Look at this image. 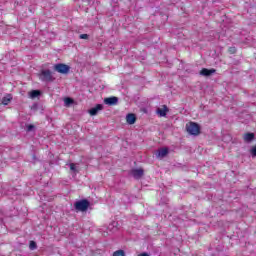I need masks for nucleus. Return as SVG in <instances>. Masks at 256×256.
<instances>
[{
    "label": "nucleus",
    "instance_id": "8",
    "mask_svg": "<svg viewBox=\"0 0 256 256\" xmlns=\"http://www.w3.org/2000/svg\"><path fill=\"white\" fill-rule=\"evenodd\" d=\"M99 111H103V104H98L95 107L89 110V114L95 116L99 113Z\"/></svg>",
    "mask_w": 256,
    "mask_h": 256
},
{
    "label": "nucleus",
    "instance_id": "20",
    "mask_svg": "<svg viewBox=\"0 0 256 256\" xmlns=\"http://www.w3.org/2000/svg\"><path fill=\"white\" fill-rule=\"evenodd\" d=\"M69 167H70V169H71L74 173L77 172V167L75 166V164L70 163V164H69Z\"/></svg>",
    "mask_w": 256,
    "mask_h": 256
},
{
    "label": "nucleus",
    "instance_id": "5",
    "mask_svg": "<svg viewBox=\"0 0 256 256\" xmlns=\"http://www.w3.org/2000/svg\"><path fill=\"white\" fill-rule=\"evenodd\" d=\"M167 155H169V149L168 148H161L156 153L157 159H163L164 157H167Z\"/></svg>",
    "mask_w": 256,
    "mask_h": 256
},
{
    "label": "nucleus",
    "instance_id": "7",
    "mask_svg": "<svg viewBox=\"0 0 256 256\" xmlns=\"http://www.w3.org/2000/svg\"><path fill=\"white\" fill-rule=\"evenodd\" d=\"M156 113L159 117H166L167 113H169V108H167V105H163L162 108L156 110Z\"/></svg>",
    "mask_w": 256,
    "mask_h": 256
},
{
    "label": "nucleus",
    "instance_id": "23",
    "mask_svg": "<svg viewBox=\"0 0 256 256\" xmlns=\"http://www.w3.org/2000/svg\"><path fill=\"white\" fill-rule=\"evenodd\" d=\"M33 129H35V126H33V125L27 126V131H33Z\"/></svg>",
    "mask_w": 256,
    "mask_h": 256
},
{
    "label": "nucleus",
    "instance_id": "12",
    "mask_svg": "<svg viewBox=\"0 0 256 256\" xmlns=\"http://www.w3.org/2000/svg\"><path fill=\"white\" fill-rule=\"evenodd\" d=\"M39 95H41V92L39 90H32L31 92H29L30 99H35L39 97Z\"/></svg>",
    "mask_w": 256,
    "mask_h": 256
},
{
    "label": "nucleus",
    "instance_id": "6",
    "mask_svg": "<svg viewBox=\"0 0 256 256\" xmlns=\"http://www.w3.org/2000/svg\"><path fill=\"white\" fill-rule=\"evenodd\" d=\"M131 175H132V177H134V179H141L144 175V171L141 168L133 169L131 171Z\"/></svg>",
    "mask_w": 256,
    "mask_h": 256
},
{
    "label": "nucleus",
    "instance_id": "9",
    "mask_svg": "<svg viewBox=\"0 0 256 256\" xmlns=\"http://www.w3.org/2000/svg\"><path fill=\"white\" fill-rule=\"evenodd\" d=\"M118 102H119V98L115 96L104 99L105 105H117Z\"/></svg>",
    "mask_w": 256,
    "mask_h": 256
},
{
    "label": "nucleus",
    "instance_id": "13",
    "mask_svg": "<svg viewBox=\"0 0 256 256\" xmlns=\"http://www.w3.org/2000/svg\"><path fill=\"white\" fill-rule=\"evenodd\" d=\"M253 139H255V134L253 133H247L244 135V141H246L247 143H250V141H252Z\"/></svg>",
    "mask_w": 256,
    "mask_h": 256
},
{
    "label": "nucleus",
    "instance_id": "18",
    "mask_svg": "<svg viewBox=\"0 0 256 256\" xmlns=\"http://www.w3.org/2000/svg\"><path fill=\"white\" fill-rule=\"evenodd\" d=\"M29 247L31 251H34V249H37V243H35V241H30Z\"/></svg>",
    "mask_w": 256,
    "mask_h": 256
},
{
    "label": "nucleus",
    "instance_id": "16",
    "mask_svg": "<svg viewBox=\"0 0 256 256\" xmlns=\"http://www.w3.org/2000/svg\"><path fill=\"white\" fill-rule=\"evenodd\" d=\"M115 225H117V223L113 222L108 226L109 231H111L112 233H115V231H117V227H115Z\"/></svg>",
    "mask_w": 256,
    "mask_h": 256
},
{
    "label": "nucleus",
    "instance_id": "1",
    "mask_svg": "<svg viewBox=\"0 0 256 256\" xmlns=\"http://www.w3.org/2000/svg\"><path fill=\"white\" fill-rule=\"evenodd\" d=\"M186 131H188L190 135H199V133H201V128L199 127V124L190 122L186 125Z\"/></svg>",
    "mask_w": 256,
    "mask_h": 256
},
{
    "label": "nucleus",
    "instance_id": "14",
    "mask_svg": "<svg viewBox=\"0 0 256 256\" xmlns=\"http://www.w3.org/2000/svg\"><path fill=\"white\" fill-rule=\"evenodd\" d=\"M11 99H12L11 95H7V96L3 97L2 105H7L8 103H11Z\"/></svg>",
    "mask_w": 256,
    "mask_h": 256
},
{
    "label": "nucleus",
    "instance_id": "10",
    "mask_svg": "<svg viewBox=\"0 0 256 256\" xmlns=\"http://www.w3.org/2000/svg\"><path fill=\"white\" fill-rule=\"evenodd\" d=\"M126 121L128 125H135V121H137V117L135 116V114H128L126 116Z\"/></svg>",
    "mask_w": 256,
    "mask_h": 256
},
{
    "label": "nucleus",
    "instance_id": "2",
    "mask_svg": "<svg viewBox=\"0 0 256 256\" xmlns=\"http://www.w3.org/2000/svg\"><path fill=\"white\" fill-rule=\"evenodd\" d=\"M74 207L76 209V211H87V209H89V201L87 200H80V201H77L75 204H74Z\"/></svg>",
    "mask_w": 256,
    "mask_h": 256
},
{
    "label": "nucleus",
    "instance_id": "24",
    "mask_svg": "<svg viewBox=\"0 0 256 256\" xmlns=\"http://www.w3.org/2000/svg\"><path fill=\"white\" fill-rule=\"evenodd\" d=\"M138 256H149V254H147V253H141V254H139Z\"/></svg>",
    "mask_w": 256,
    "mask_h": 256
},
{
    "label": "nucleus",
    "instance_id": "19",
    "mask_svg": "<svg viewBox=\"0 0 256 256\" xmlns=\"http://www.w3.org/2000/svg\"><path fill=\"white\" fill-rule=\"evenodd\" d=\"M250 153H251L252 157H256V145L251 148Z\"/></svg>",
    "mask_w": 256,
    "mask_h": 256
},
{
    "label": "nucleus",
    "instance_id": "3",
    "mask_svg": "<svg viewBox=\"0 0 256 256\" xmlns=\"http://www.w3.org/2000/svg\"><path fill=\"white\" fill-rule=\"evenodd\" d=\"M70 69L71 68L67 64H56L54 66V70L57 71V73H61L62 75H67Z\"/></svg>",
    "mask_w": 256,
    "mask_h": 256
},
{
    "label": "nucleus",
    "instance_id": "4",
    "mask_svg": "<svg viewBox=\"0 0 256 256\" xmlns=\"http://www.w3.org/2000/svg\"><path fill=\"white\" fill-rule=\"evenodd\" d=\"M39 77H40L41 81H46V82L53 81V75L51 74L50 70H43L40 73Z\"/></svg>",
    "mask_w": 256,
    "mask_h": 256
},
{
    "label": "nucleus",
    "instance_id": "22",
    "mask_svg": "<svg viewBox=\"0 0 256 256\" xmlns=\"http://www.w3.org/2000/svg\"><path fill=\"white\" fill-rule=\"evenodd\" d=\"M237 52V48H235V47H230L229 48V53H236Z\"/></svg>",
    "mask_w": 256,
    "mask_h": 256
},
{
    "label": "nucleus",
    "instance_id": "15",
    "mask_svg": "<svg viewBox=\"0 0 256 256\" xmlns=\"http://www.w3.org/2000/svg\"><path fill=\"white\" fill-rule=\"evenodd\" d=\"M64 105H65V107H69L70 105H73V99L65 98L64 99Z\"/></svg>",
    "mask_w": 256,
    "mask_h": 256
},
{
    "label": "nucleus",
    "instance_id": "17",
    "mask_svg": "<svg viewBox=\"0 0 256 256\" xmlns=\"http://www.w3.org/2000/svg\"><path fill=\"white\" fill-rule=\"evenodd\" d=\"M113 256H125V252L123 250H117L113 253Z\"/></svg>",
    "mask_w": 256,
    "mask_h": 256
},
{
    "label": "nucleus",
    "instance_id": "21",
    "mask_svg": "<svg viewBox=\"0 0 256 256\" xmlns=\"http://www.w3.org/2000/svg\"><path fill=\"white\" fill-rule=\"evenodd\" d=\"M80 39H89V35L88 34H81L79 36Z\"/></svg>",
    "mask_w": 256,
    "mask_h": 256
},
{
    "label": "nucleus",
    "instance_id": "11",
    "mask_svg": "<svg viewBox=\"0 0 256 256\" xmlns=\"http://www.w3.org/2000/svg\"><path fill=\"white\" fill-rule=\"evenodd\" d=\"M213 73H215V69H206V68H203L201 71H200V75H203L204 77H209V75H213Z\"/></svg>",
    "mask_w": 256,
    "mask_h": 256
}]
</instances>
